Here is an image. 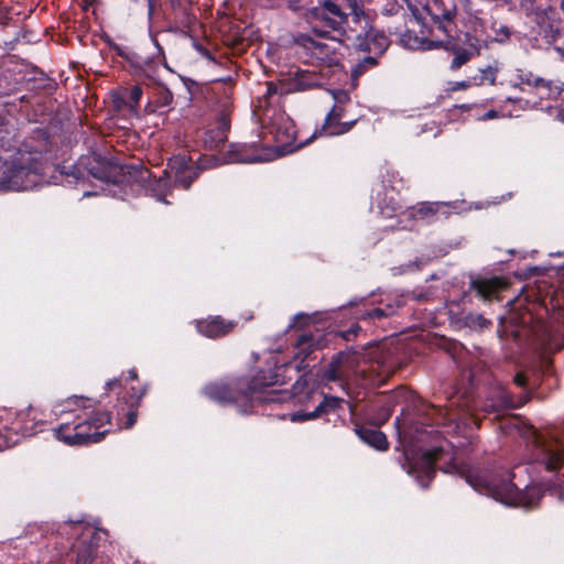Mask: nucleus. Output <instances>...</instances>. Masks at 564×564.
Returning a JSON list of instances; mask_svg holds the SVG:
<instances>
[{"label":"nucleus","mask_w":564,"mask_h":564,"mask_svg":"<svg viewBox=\"0 0 564 564\" xmlns=\"http://www.w3.org/2000/svg\"><path fill=\"white\" fill-rule=\"evenodd\" d=\"M348 8L350 10V13H354L355 21L360 22L361 20H364L366 26L368 25V21L361 11L359 12V10L356 7L349 6Z\"/></svg>","instance_id":"nucleus-41"},{"label":"nucleus","mask_w":564,"mask_h":564,"mask_svg":"<svg viewBox=\"0 0 564 564\" xmlns=\"http://www.w3.org/2000/svg\"><path fill=\"white\" fill-rule=\"evenodd\" d=\"M377 64V59L373 56H367L356 64L351 69V86H357V79L369 68Z\"/></svg>","instance_id":"nucleus-30"},{"label":"nucleus","mask_w":564,"mask_h":564,"mask_svg":"<svg viewBox=\"0 0 564 564\" xmlns=\"http://www.w3.org/2000/svg\"><path fill=\"white\" fill-rule=\"evenodd\" d=\"M341 402H343V400L337 397H324L323 401L315 408L314 411L295 412L291 415V421L303 422V421L315 420L316 417H319L324 414L335 411Z\"/></svg>","instance_id":"nucleus-21"},{"label":"nucleus","mask_w":564,"mask_h":564,"mask_svg":"<svg viewBox=\"0 0 564 564\" xmlns=\"http://www.w3.org/2000/svg\"><path fill=\"white\" fill-rule=\"evenodd\" d=\"M432 24L430 26V35L423 39H411L410 33H405L401 37L404 46L411 50H434L444 47L445 50H455L456 24L453 20L454 14L445 11L442 14L431 12Z\"/></svg>","instance_id":"nucleus-7"},{"label":"nucleus","mask_w":564,"mask_h":564,"mask_svg":"<svg viewBox=\"0 0 564 564\" xmlns=\"http://www.w3.org/2000/svg\"><path fill=\"white\" fill-rule=\"evenodd\" d=\"M514 383L519 387L525 386V377L522 373H517L514 376Z\"/></svg>","instance_id":"nucleus-44"},{"label":"nucleus","mask_w":564,"mask_h":564,"mask_svg":"<svg viewBox=\"0 0 564 564\" xmlns=\"http://www.w3.org/2000/svg\"><path fill=\"white\" fill-rule=\"evenodd\" d=\"M360 329V327L358 325H354L351 326L347 333L343 334V337L345 339H349L351 336H356L357 335V332Z\"/></svg>","instance_id":"nucleus-43"},{"label":"nucleus","mask_w":564,"mask_h":564,"mask_svg":"<svg viewBox=\"0 0 564 564\" xmlns=\"http://www.w3.org/2000/svg\"><path fill=\"white\" fill-rule=\"evenodd\" d=\"M128 379L134 380L137 379V372L134 369L128 371Z\"/></svg>","instance_id":"nucleus-48"},{"label":"nucleus","mask_w":564,"mask_h":564,"mask_svg":"<svg viewBox=\"0 0 564 564\" xmlns=\"http://www.w3.org/2000/svg\"><path fill=\"white\" fill-rule=\"evenodd\" d=\"M333 44L322 42L319 40L313 39L311 36L303 37L302 45L311 55L312 58L326 63L333 64L337 61L336 58V47L335 44H338L337 37L332 40Z\"/></svg>","instance_id":"nucleus-17"},{"label":"nucleus","mask_w":564,"mask_h":564,"mask_svg":"<svg viewBox=\"0 0 564 564\" xmlns=\"http://www.w3.org/2000/svg\"><path fill=\"white\" fill-rule=\"evenodd\" d=\"M84 196H90V193H89V192H86V193L84 194Z\"/></svg>","instance_id":"nucleus-55"},{"label":"nucleus","mask_w":564,"mask_h":564,"mask_svg":"<svg viewBox=\"0 0 564 564\" xmlns=\"http://www.w3.org/2000/svg\"><path fill=\"white\" fill-rule=\"evenodd\" d=\"M278 88L271 83H267V91L259 100L261 109L262 132L264 135H271L275 142L274 149H269L264 154L249 155L246 147L234 148L223 163H256L268 162L275 158L284 156L302 148L313 139H307L299 144L295 141V126L293 120L278 105Z\"/></svg>","instance_id":"nucleus-2"},{"label":"nucleus","mask_w":564,"mask_h":564,"mask_svg":"<svg viewBox=\"0 0 564 564\" xmlns=\"http://www.w3.org/2000/svg\"><path fill=\"white\" fill-rule=\"evenodd\" d=\"M449 204L443 202L436 203H422L417 208L406 214L404 217L415 216L417 219L431 221L442 214L446 216L448 214Z\"/></svg>","instance_id":"nucleus-25"},{"label":"nucleus","mask_w":564,"mask_h":564,"mask_svg":"<svg viewBox=\"0 0 564 564\" xmlns=\"http://www.w3.org/2000/svg\"><path fill=\"white\" fill-rule=\"evenodd\" d=\"M441 452V448L437 447L433 449L406 448L403 468L416 479L421 487L425 488L435 475L434 464Z\"/></svg>","instance_id":"nucleus-11"},{"label":"nucleus","mask_w":564,"mask_h":564,"mask_svg":"<svg viewBox=\"0 0 564 564\" xmlns=\"http://www.w3.org/2000/svg\"><path fill=\"white\" fill-rule=\"evenodd\" d=\"M224 94L225 100L223 101L219 113L217 115V126L215 129H208L203 139L204 147L208 150L219 149L227 140V131L229 130L230 93L226 89Z\"/></svg>","instance_id":"nucleus-14"},{"label":"nucleus","mask_w":564,"mask_h":564,"mask_svg":"<svg viewBox=\"0 0 564 564\" xmlns=\"http://www.w3.org/2000/svg\"><path fill=\"white\" fill-rule=\"evenodd\" d=\"M330 94L336 105L347 106L350 102V95L347 90L335 89L330 90Z\"/></svg>","instance_id":"nucleus-36"},{"label":"nucleus","mask_w":564,"mask_h":564,"mask_svg":"<svg viewBox=\"0 0 564 564\" xmlns=\"http://www.w3.org/2000/svg\"><path fill=\"white\" fill-rule=\"evenodd\" d=\"M533 87L540 90L541 98L558 99L564 91V83L551 82L543 78H534Z\"/></svg>","instance_id":"nucleus-27"},{"label":"nucleus","mask_w":564,"mask_h":564,"mask_svg":"<svg viewBox=\"0 0 564 564\" xmlns=\"http://www.w3.org/2000/svg\"><path fill=\"white\" fill-rule=\"evenodd\" d=\"M324 83V77L311 69H299L289 79L286 91H305L316 87H321Z\"/></svg>","instance_id":"nucleus-18"},{"label":"nucleus","mask_w":564,"mask_h":564,"mask_svg":"<svg viewBox=\"0 0 564 564\" xmlns=\"http://www.w3.org/2000/svg\"><path fill=\"white\" fill-rule=\"evenodd\" d=\"M142 96V89L139 85L133 86L132 88H124L121 93V100L124 102L127 108L131 112H137L139 102Z\"/></svg>","instance_id":"nucleus-29"},{"label":"nucleus","mask_w":564,"mask_h":564,"mask_svg":"<svg viewBox=\"0 0 564 564\" xmlns=\"http://www.w3.org/2000/svg\"><path fill=\"white\" fill-rule=\"evenodd\" d=\"M323 378L327 381L340 382V384L352 379H370L364 357L356 351L339 352L325 368Z\"/></svg>","instance_id":"nucleus-10"},{"label":"nucleus","mask_w":564,"mask_h":564,"mask_svg":"<svg viewBox=\"0 0 564 564\" xmlns=\"http://www.w3.org/2000/svg\"><path fill=\"white\" fill-rule=\"evenodd\" d=\"M357 46L361 51L378 54L383 53L389 46L388 39L382 33H379L372 29L367 31L365 35L359 33L357 35Z\"/></svg>","instance_id":"nucleus-22"},{"label":"nucleus","mask_w":564,"mask_h":564,"mask_svg":"<svg viewBox=\"0 0 564 564\" xmlns=\"http://www.w3.org/2000/svg\"><path fill=\"white\" fill-rule=\"evenodd\" d=\"M391 413H392V410L389 405L382 406L379 414L376 417H373V424L377 427L380 426L381 424H383L384 422H387L389 420Z\"/></svg>","instance_id":"nucleus-38"},{"label":"nucleus","mask_w":564,"mask_h":564,"mask_svg":"<svg viewBox=\"0 0 564 564\" xmlns=\"http://www.w3.org/2000/svg\"><path fill=\"white\" fill-rule=\"evenodd\" d=\"M204 55L210 59V61H214V57L208 53V52H205Z\"/></svg>","instance_id":"nucleus-52"},{"label":"nucleus","mask_w":564,"mask_h":564,"mask_svg":"<svg viewBox=\"0 0 564 564\" xmlns=\"http://www.w3.org/2000/svg\"><path fill=\"white\" fill-rule=\"evenodd\" d=\"M45 183L41 154L21 150L3 158L0 191H29Z\"/></svg>","instance_id":"nucleus-6"},{"label":"nucleus","mask_w":564,"mask_h":564,"mask_svg":"<svg viewBox=\"0 0 564 564\" xmlns=\"http://www.w3.org/2000/svg\"><path fill=\"white\" fill-rule=\"evenodd\" d=\"M379 209H380V213L387 217V218H392L394 213L398 210V207L395 204H393L391 207L387 206V207H383L381 205V203H379Z\"/></svg>","instance_id":"nucleus-40"},{"label":"nucleus","mask_w":564,"mask_h":564,"mask_svg":"<svg viewBox=\"0 0 564 564\" xmlns=\"http://www.w3.org/2000/svg\"><path fill=\"white\" fill-rule=\"evenodd\" d=\"M474 409L471 405H466V409H458V401L452 400L446 408L435 409L436 424L447 427V432L456 434H466L470 430L473 420L468 417L469 411Z\"/></svg>","instance_id":"nucleus-12"},{"label":"nucleus","mask_w":564,"mask_h":564,"mask_svg":"<svg viewBox=\"0 0 564 564\" xmlns=\"http://www.w3.org/2000/svg\"><path fill=\"white\" fill-rule=\"evenodd\" d=\"M73 534L78 535L74 545L76 552L75 564H91L96 541L99 539L97 530L84 522H76L72 525Z\"/></svg>","instance_id":"nucleus-13"},{"label":"nucleus","mask_w":564,"mask_h":564,"mask_svg":"<svg viewBox=\"0 0 564 564\" xmlns=\"http://www.w3.org/2000/svg\"><path fill=\"white\" fill-rule=\"evenodd\" d=\"M192 158L176 155L169 162V170L163 171V175L156 177L145 166H133L135 181L144 188L145 193L154 197L158 202L169 204L166 197L172 189L180 185L187 189L192 182L198 176V172L191 165Z\"/></svg>","instance_id":"nucleus-5"},{"label":"nucleus","mask_w":564,"mask_h":564,"mask_svg":"<svg viewBox=\"0 0 564 564\" xmlns=\"http://www.w3.org/2000/svg\"><path fill=\"white\" fill-rule=\"evenodd\" d=\"M86 167L88 173L97 180L117 183L118 169L115 164L105 160L100 155L87 160Z\"/></svg>","instance_id":"nucleus-19"},{"label":"nucleus","mask_w":564,"mask_h":564,"mask_svg":"<svg viewBox=\"0 0 564 564\" xmlns=\"http://www.w3.org/2000/svg\"><path fill=\"white\" fill-rule=\"evenodd\" d=\"M424 264H425V262L420 260V261H415V263L413 265H415V268L419 269L421 265H424Z\"/></svg>","instance_id":"nucleus-51"},{"label":"nucleus","mask_w":564,"mask_h":564,"mask_svg":"<svg viewBox=\"0 0 564 564\" xmlns=\"http://www.w3.org/2000/svg\"><path fill=\"white\" fill-rule=\"evenodd\" d=\"M323 347L319 338L312 334H302L294 347V357L290 362H284L273 370L259 371L249 382L245 379H232L228 381H216L204 388V394L223 405L234 404L239 412L249 413L251 409L261 402L260 389L269 386L284 384L292 378L286 372L294 370L300 372L308 367L304 361L310 355Z\"/></svg>","instance_id":"nucleus-1"},{"label":"nucleus","mask_w":564,"mask_h":564,"mask_svg":"<svg viewBox=\"0 0 564 564\" xmlns=\"http://www.w3.org/2000/svg\"><path fill=\"white\" fill-rule=\"evenodd\" d=\"M506 285L499 278L477 279L473 280L470 288L475 290L477 295L484 301H492L497 299L498 292Z\"/></svg>","instance_id":"nucleus-24"},{"label":"nucleus","mask_w":564,"mask_h":564,"mask_svg":"<svg viewBox=\"0 0 564 564\" xmlns=\"http://www.w3.org/2000/svg\"><path fill=\"white\" fill-rule=\"evenodd\" d=\"M156 105L158 107H169L173 101L172 91L165 86L156 85Z\"/></svg>","instance_id":"nucleus-34"},{"label":"nucleus","mask_w":564,"mask_h":564,"mask_svg":"<svg viewBox=\"0 0 564 564\" xmlns=\"http://www.w3.org/2000/svg\"><path fill=\"white\" fill-rule=\"evenodd\" d=\"M560 8H561L562 12L564 13V0L560 1Z\"/></svg>","instance_id":"nucleus-53"},{"label":"nucleus","mask_w":564,"mask_h":564,"mask_svg":"<svg viewBox=\"0 0 564 564\" xmlns=\"http://www.w3.org/2000/svg\"><path fill=\"white\" fill-rule=\"evenodd\" d=\"M524 402V399L514 400L502 386H497L489 392L481 405V410L485 413H496L499 415L505 411L521 406Z\"/></svg>","instance_id":"nucleus-16"},{"label":"nucleus","mask_w":564,"mask_h":564,"mask_svg":"<svg viewBox=\"0 0 564 564\" xmlns=\"http://www.w3.org/2000/svg\"><path fill=\"white\" fill-rule=\"evenodd\" d=\"M306 15L312 22L313 33L321 39L335 40L329 33L341 35L348 24L349 13L333 0H324L318 7L307 8Z\"/></svg>","instance_id":"nucleus-9"},{"label":"nucleus","mask_w":564,"mask_h":564,"mask_svg":"<svg viewBox=\"0 0 564 564\" xmlns=\"http://www.w3.org/2000/svg\"><path fill=\"white\" fill-rule=\"evenodd\" d=\"M534 76L531 72L517 69L516 80L511 84L512 87L522 89V85L533 86Z\"/></svg>","instance_id":"nucleus-35"},{"label":"nucleus","mask_w":564,"mask_h":564,"mask_svg":"<svg viewBox=\"0 0 564 564\" xmlns=\"http://www.w3.org/2000/svg\"><path fill=\"white\" fill-rule=\"evenodd\" d=\"M120 384V379H113L106 383L107 388L112 389L113 387H117Z\"/></svg>","instance_id":"nucleus-47"},{"label":"nucleus","mask_w":564,"mask_h":564,"mask_svg":"<svg viewBox=\"0 0 564 564\" xmlns=\"http://www.w3.org/2000/svg\"><path fill=\"white\" fill-rule=\"evenodd\" d=\"M346 113V106H340L334 104L330 111L327 113L324 124L322 126L321 130H316L312 135L311 139H315L318 134H325V135H340L346 132H348L357 122L356 119L350 121L341 122L340 119Z\"/></svg>","instance_id":"nucleus-15"},{"label":"nucleus","mask_w":564,"mask_h":564,"mask_svg":"<svg viewBox=\"0 0 564 564\" xmlns=\"http://www.w3.org/2000/svg\"><path fill=\"white\" fill-rule=\"evenodd\" d=\"M470 86H473L471 77L469 79H467V80L457 83V88H459V89H465V88H468Z\"/></svg>","instance_id":"nucleus-46"},{"label":"nucleus","mask_w":564,"mask_h":564,"mask_svg":"<svg viewBox=\"0 0 564 564\" xmlns=\"http://www.w3.org/2000/svg\"><path fill=\"white\" fill-rule=\"evenodd\" d=\"M452 51L455 53V56L451 63L452 69H458L464 64H466L471 57V52L468 50H458L456 42H455V50H452Z\"/></svg>","instance_id":"nucleus-33"},{"label":"nucleus","mask_w":564,"mask_h":564,"mask_svg":"<svg viewBox=\"0 0 564 564\" xmlns=\"http://www.w3.org/2000/svg\"><path fill=\"white\" fill-rule=\"evenodd\" d=\"M497 68L488 66L486 68L479 69L478 74L471 77L473 85L480 86L488 82L490 85H494L496 82Z\"/></svg>","instance_id":"nucleus-31"},{"label":"nucleus","mask_w":564,"mask_h":564,"mask_svg":"<svg viewBox=\"0 0 564 564\" xmlns=\"http://www.w3.org/2000/svg\"><path fill=\"white\" fill-rule=\"evenodd\" d=\"M525 442L532 462L542 464L547 470L560 468L562 464V445L553 435L536 431L533 426L519 429Z\"/></svg>","instance_id":"nucleus-8"},{"label":"nucleus","mask_w":564,"mask_h":564,"mask_svg":"<svg viewBox=\"0 0 564 564\" xmlns=\"http://www.w3.org/2000/svg\"><path fill=\"white\" fill-rule=\"evenodd\" d=\"M403 12V7L397 1H389L382 8V13L386 15H397Z\"/></svg>","instance_id":"nucleus-37"},{"label":"nucleus","mask_w":564,"mask_h":564,"mask_svg":"<svg viewBox=\"0 0 564 564\" xmlns=\"http://www.w3.org/2000/svg\"><path fill=\"white\" fill-rule=\"evenodd\" d=\"M497 117H498L497 111H495V110H489L488 112H486V113L481 117V119H482V120H490V119H495V118H497Z\"/></svg>","instance_id":"nucleus-45"},{"label":"nucleus","mask_w":564,"mask_h":564,"mask_svg":"<svg viewBox=\"0 0 564 564\" xmlns=\"http://www.w3.org/2000/svg\"><path fill=\"white\" fill-rule=\"evenodd\" d=\"M56 415H65L64 421L54 430V435L69 446H83L100 442L110 424V414L85 404L82 398L73 397L54 409Z\"/></svg>","instance_id":"nucleus-3"},{"label":"nucleus","mask_w":564,"mask_h":564,"mask_svg":"<svg viewBox=\"0 0 564 564\" xmlns=\"http://www.w3.org/2000/svg\"><path fill=\"white\" fill-rule=\"evenodd\" d=\"M554 492H558V498L561 500H564V489H554Z\"/></svg>","instance_id":"nucleus-49"},{"label":"nucleus","mask_w":564,"mask_h":564,"mask_svg":"<svg viewBox=\"0 0 564 564\" xmlns=\"http://www.w3.org/2000/svg\"><path fill=\"white\" fill-rule=\"evenodd\" d=\"M302 318H307V316H305L303 314H299V315L294 316V322L296 323L299 319H302Z\"/></svg>","instance_id":"nucleus-50"},{"label":"nucleus","mask_w":564,"mask_h":564,"mask_svg":"<svg viewBox=\"0 0 564 564\" xmlns=\"http://www.w3.org/2000/svg\"><path fill=\"white\" fill-rule=\"evenodd\" d=\"M290 8L293 10V11H302L304 9H306V4L305 3H302V2H297L295 0H291L290 1Z\"/></svg>","instance_id":"nucleus-42"},{"label":"nucleus","mask_w":564,"mask_h":564,"mask_svg":"<svg viewBox=\"0 0 564 564\" xmlns=\"http://www.w3.org/2000/svg\"><path fill=\"white\" fill-rule=\"evenodd\" d=\"M495 32L499 36L500 42L508 40L511 35V31L507 25H500Z\"/></svg>","instance_id":"nucleus-39"},{"label":"nucleus","mask_w":564,"mask_h":564,"mask_svg":"<svg viewBox=\"0 0 564 564\" xmlns=\"http://www.w3.org/2000/svg\"><path fill=\"white\" fill-rule=\"evenodd\" d=\"M394 313V307L391 304H388L383 307L372 308L360 316L362 319H381L383 317H388Z\"/></svg>","instance_id":"nucleus-32"},{"label":"nucleus","mask_w":564,"mask_h":564,"mask_svg":"<svg viewBox=\"0 0 564 564\" xmlns=\"http://www.w3.org/2000/svg\"><path fill=\"white\" fill-rule=\"evenodd\" d=\"M234 327V322H226L219 316L196 322V328L198 333L208 338H217L224 336L228 334Z\"/></svg>","instance_id":"nucleus-20"},{"label":"nucleus","mask_w":564,"mask_h":564,"mask_svg":"<svg viewBox=\"0 0 564 564\" xmlns=\"http://www.w3.org/2000/svg\"><path fill=\"white\" fill-rule=\"evenodd\" d=\"M145 393H147L145 388H141V389H135L134 387L131 388V394H130V401H129L130 409H129L128 413L126 414V416H127V420L124 423L126 429H131L135 424L137 416H138L137 409L142 400V398L145 395Z\"/></svg>","instance_id":"nucleus-28"},{"label":"nucleus","mask_w":564,"mask_h":564,"mask_svg":"<svg viewBox=\"0 0 564 564\" xmlns=\"http://www.w3.org/2000/svg\"><path fill=\"white\" fill-rule=\"evenodd\" d=\"M131 66L134 69V76L145 82H149L150 84H160V66L156 62L151 61L149 58H141L139 56H135L133 59H131Z\"/></svg>","instance_id":"nucleus-23"},{"label":"nucleus","mask_w":564,"mask_h":564,"mask_svg":"<svg viewBox=\"0 0 564 564\" xmlns=\"http://www.w3.org/2000/svg\"><path fill=\"white\" fill-rule=\"evenodd\" d=\"M356 433L364 443L378 451H386L388 448L386 435L377 427L360 426L356 429Z\"/></svg>","instance_id":"nucleus-26"},{"label":"nucleus","mask_w":564,"mask_h":564,"mask_svg":"<svg viewBox=\"0 0 564 564\" xmlns=\"http://www.w3.org/2000/svg\"><path fill=\"white\" fill-rule=\"evenodd\" d=\"M462 474L476 491L490 496L506 506L532 508L543 496L542 486L538 484L527 486L523 491L519 490L511 482L514 474L501 468L466 469Z\"/></svg>","instance_id":"nucleus-4"},{"label":"nucleus","mask_w":564,"mask_h":564,"mask_svg":"<svg viewBox=\"0 0 564 564\" xmlns=\"http://www.w3.org/2000/svg\"><path fill=\"white\" fill-rule=\"evenodd\" d=\"M516 100H517V99H513V98H511V97H508V98H507V101H510V102H514Z\"/></svg>","instance_id":"nucleus-54"}]
</instances>
